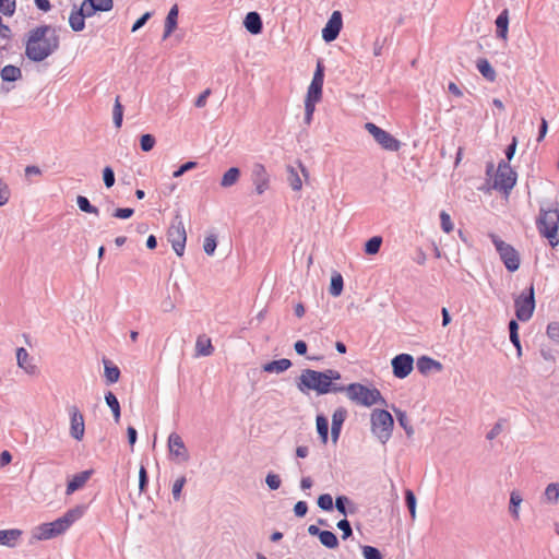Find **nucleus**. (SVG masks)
Wrapping results in <instances>:
<instances>
[{"label": "nucleus", "instance_id": "nucleus-27", "mask_svg": "<svg viewBox=\"0 0 559 559\" xmlns=\"http://www.w3.org/2000/svg\"><path fill=\"white\" fill-rule=\"evenodd\" d=\"M476 68L480 72V74L489 82H493L496 80L497 73L487 59H478L476 62Z\"/></svg>", "mask_w": 559, "mask_h": 559}, {"label": "nucleus", "instance_id": "nucleus-1", "mask_svg": "<svg viewBox=\"0 0 559 559\" xmlns=\"http://www.w3.org/2000/svg\"><path fill=\"white\" fill-rule=\"evenodd\" d=\"M60 46L58 29L52 25H40L31 29L25 41V56L41 62L53 55Z\"/></svg>", "mask_w": 559, "mask_h": 559}, {"label": "nucleus", "instance_id": "nucleus-50", "mask_svg": "<svg viewBox=\"0 0 559 559\" xmlns=\"http://www.w3.org/2000/svg\"><path fill=\"white\" fill-rule=\"evenodd\" d=\"M216 246H217V242H216V237L214 235H210V236L205 237L203 248H204V252L206 254H209V255L214 254Z\"/></svg>", "mask_w": 559, "mask_h": 559}, {"label": "nucleus", "instance_id": "nucleus-38", "mask_svg": "<svg viewBox=\"0 0 559 559\" xmlns=\"http://www.w3.org/2000/svg\"><path fill=\"white\" fill-rule=\"evenodd\" d=\"M417 367L420 372H427L432 367H436L437 369H441V364L433 360L432 358L423 356L418 359Z\"/></svg>", "mask_w": 559, "mask_h": 559}, {"label": "nucleus", "instance_id": "nucleus-60", "mask_svg": "<svg viewBox=\"0 0 559 559\" xmlns=\"http://www.w3.org/2000/svg\"><path fill=\"white\" fill-rule=\"evenodd\" d=\"M147 481H148L147 473H146L145 467L142 465L140 467V471H139V489H140V492H144L145 491V488L147 486Z\"/></svg>", "mask_w": 559, "mask_h": 559}, {"label": "nucleus", "instance_id": "nucleus-48", "mask_svg": "<svg viewBox=\"0 0 559 559\" xmlns=\"http://www.w3.org/2000/svg\"><path fill=\"white\" fill-rule=\"evenodd\" d=\"M547 336L559 344V322H550L546 330Z\"/></svg>", "mask_w": 559, "mask_h": 559}, {"label": "nucleus", "instance_id": "nucleus-9", "mask_svg": "<svg viewBox=\"0 0 559 559\" xmlns=\"http://www.w3.org/2000/svg\"><path fill=\"white\" fill-rule=\"evenodd\" d=\"M516 183V173L510 167V165L501 160L498 164L496 177L492 183V188L509 194Z\"/></svg>", "mask_w": 559, "mask_h": 559}, {"label": "nucleus", "instance_id": "nucleus-25", "mask_svg": "<svg viewBox=\"0 0 559 559\" xmlns=\"http://www.w3.org/2000/svg\"><path fill=\"white\" fill-rule=\"evenodd\" d=\"M177 19H178V7H177V4H175L170 8V10L166 16L163 39L168 38L171 35V33L176 29Z\"/></svg>", "mask_w": 559, "mask_h": 559}, {"label": "nucleus", "instance_id": "nucleus-6", "mask_svg": "<svg viewBox=\"0 0 559 559\" xmlns=\"http://www.w3.org/2000/svg\"><path fill=\"white\" fill-rule=\"evenodd\" d=\"M371 432L382 443L385 444L393 431L394 420L392 415L385 409H373L370 415Z\"/></svg>", "mask_w": 559, "mask_h": 559}, {"label": "nucleus", "instance_id": "nucleus-46", "mask_svg": "<svg viewBox=\"0 0 559 559\" xmlns=\"http://www.w3.org/2000/svg\"><path fill=\"white\" fill-rule=\"evenodd\" d=\"M187 479L185 476H181L179 478H177L174 484H173V489H171V493H173V497L176 501H178L180 499V496H181V490L186 484Z\"/></svg>", "mask_w": 559, "mask_h": 559}, {"label": "nucleus", "instance_id": "nucleus-23", "mask_svg": "<svg viewBox=\"0 0 559 559\" xmlns=\"http://www.w3.org/2000/svg\"><path fill=\"white\" fill-rule=\"evenodd\" d=\"M243 25L253 35L262 32V20L258 12H249L243 20Z\"/></svg>", "mask_w": 559, "mask_h": 559}, {"label": "nucleus", "instance_id": "nucleus-11", "mask_svg": "<svg viewBox=\"0 0 559 559\" xmlns=\"http://www.w3.org/2000/svg\"><path fill=\"white\" fill-rule=\"evenodd\" d=\"M515 316L522 322L528 321L535 310L534 286L531 285L527 294L522 293L514 300Z\"/></svg>", "mask_w": 559, "mask_h": 559}, {"label": "nucleus", "instance_id": "nucleus-10", "mask_svg": "<svg viewBox=\"0 0 559 559\" xmlns=\"http://www.w3.org/2000/svg\"><path fill=\"white\" fill-rule=\"evenodd\" d=\"M365 129L372 135L373 140L385 151L397 152L402 143L388 131L372 122H367Z\"/></svg>", "mask_w": 559, "mask_h": 559}, {"label": "nucleus", "instance_id": "nucleus-54", "mask_svg": "<svg viewBox=\"0 0 559 559\" xmlns=\"http://www.w3.org/2000/svg\"><path fill=\"white\" fill-rule=\"evenodd\" d=\"M0 11L4 15H12L15 11V0H0Z\"/></svg>", "mask_w": 559, "mask_h": 559}, {"label": "nucleus", "instance_id": "nucleus-31", "mask_svg": "<svg viewBox=\"0 0 559 559\" xmlns=\"http://www.w3.org/2000/svg\"><path fill=\"white\" fill-rule=\"evenodd\" d=\"M317 431L323 444L329 440V420L324 415H318L316 418Z\"/></svg>", "mask_w": 559, "mask_h": 559}, {"label": "nucleus", "instance_id": "nucleus-3", "mask_svg": "<svg viewBox=\"0 0 559 559\" xmlns=\"http://www.w3.org/2000/svg\"><path fill=\"white\" fill-rule=\"evenodd\" d=\"M85 512V507L78 506L68 510L61 518L49 522L43 523L32 531L33 540H46L64 533L75 521L80 520Z\"/></svg>", "mask_w": 559, "mask_h": 559}, {"label": "nucleus", "instance_id": "nucleus-4", "mask_svg": "<svg viewBox=\"0 0 559 559\" xmlns=\"http://www.w3.org/2000/svg\"><path fill=\"white\" fill-rule=\"evenodd\" d=\"M347 397L355 404L370 407L376 404L386 405L381 392L376 388H368L361 383H350L344 386Z\"/></svg>", "mask_w": 559, "mask_h": 559}, {"label": "nucleus", "instance_id": "nucleus-18", "mask_svg": "<svg viewBox=\"0 0 559 559\" xmlns=\"http://www.w3.org/2000/svg\"><path fill=\"white\" fill-rule=\"evenodd\" d=\"M16 361L17 366L23 369L27 374H36L37 367L33 362V358L29 356L27 350L23 347L16 349Z\"/></svg>", "mask_w": 559, "mask_h": 559}, {"label": "nucleus", "instance_id": "nucleus-26", "mask_svg": "<svg viewBox=\"0 0 559 559\" xmlns=\"http://www.w3.org/2000/svg\"><path fill=\"white\" fill-rule=\"evenodd\" d=\"M522 502V495L518 490H512L510 493L509 513L514 521L520 520V507Z\"/></svg>", "mask_w": 559, "mask_h": 559}, {"label": "nucleus", "instance_id": "nucleus-53", "mask_svg": "<svg viewBox=\"0 0 559 559\" xmlns=\"http://www.w3.org/2000/svg\"><path fill=\"white\" fill-rule=\"evenodd\" d=\"M103 180L106 188H111L115 185V173L111 167L107 166L103 169Z\"/></svg>", "mask_w": 559, "mask_h": 559}, {"label": "nucleus", "instance_id": "nucleus-41", "mask_svg": "<svg viewBox=\"0 0 559 559\" xmlns=\"http://www.w3.org/2000/svg\"><path fill=\"white\" fill-rule=\"evenodd\" d=\"M112 116H114V123H115L116 128H120L121 124H122L123 108H122V105L120 103L119 96L115 100Z\"/></svg>", "mask_w": 559, "mask_h": 559}, {"label": "nucleus", "instance_id": "nucleus-63", "mask_svg": "<svg viewBox=\"0 0 559 559\" xmlns=\"http://www.w3.org/2000/svg\"><path fill=\"white\" fill-rule=\"evenodd\" d=\"M308 511V506L305 501H298L294 507V512L297 516H305Z\"/></svg>", "mask_w": 559, "mask_h": 559}, {"label": "nucleus", "instance_id": "nucleus-15", "mask_svg": "<svg viewBox=\"0 0 559 559\" xmlns=\"http://www.w3.org/2000/svg\"><path fill=\"white\" fill-rule=\"evenodd\" d=\"M393 374L399 379L406 378L414 368V358L408 354H400L391 361Z\"/></svg>", "mask_w": 559, "mask_h": 559}, {"label": "nucleus", "instance_id": "nucleus-45", "mask_svg": "<svg viewBox=\"0 0 559 559\" xmlns=\"http://www.w3.org/2000/svg\"><path fill=\"white\" fill-rule=\"evenodd\" d=\"M91 2L93 9H97L100 12L110 11L114 7L112 0H87Z\"/></svg>", "mask_w": 559, "mask_h": 559}, {"label": "nucleus", "instance_id": "nucleus-43", "mask_svg": "<svg viewBox=\"0 0 559 559\" xmlns=\"http://www.w3.org/2000/svg\"><path fill=\"white\" fill-rule=\"evenodd\" d=\"M405 501H406L407 508L409 510L411 518L413 520H415V518H416V497L411 489H407L405 491Z\"/></svg>", "mask_w": 559, "mask_h": 559}, {"label": "nucleus", "instance_id": "nucleus-28", "mask_svg": "<svg viewBox=\"0 0 559 559\" xmlns=\"http://www.w3.org/2000/svg\"><path fill=\"white\" fill-rule=\"evenodd\" d=\"M105 379L108 384L116 383L120 378V370L108 359H103Z\"/></svg>", "mask_w": 559, "mask_h": 559}, {"label": "nucleus", "instance_id": "nucleus-13", "mask_svg": "<svg viewBox=\"0 0 559 559\" xmlns=\"http://www.w3.org/2000/svg\"><path fill=\"white\" fill-rule=\"evenodd\" d=\"M251 181L254 187V192L258 195H262L270 189L271 177L263 164H253L251 169Z\"/></svg>", "mask_w": 559, "mask_h": 559}, {"label": "nucleus", "instance_id": "nucleus-36", "mask_svg": "<svg viewBox=\"0 0 559 559\" xmlns=\"http://www.w3.org/2000/svg\"><path fill=\"white\" fill-rule=\"evenodd\" d=\"M400 426L405 430L408 437L414 435V428L409 423V419L405 412L401 409H394Z\"/></svg>", "mask_w": 559, "mask_h": 559}, {"label": "nucleus", "instance_id": "nucleus-44", "mask_svg": "<svg viewBox=\"0 0 559 559\" xmlns=\"http://www.w3.org/2000/svg\"><path fill=\"white\" fill-rule=\"evenodd\" d=\"M361 552L365 559H383L380 550L372 546H361Z\"/></svg>", "mask_w": 559, "mask_h": 559}, {"label": "nucleus", "instance_id": "nucleus-56", "mask_svg": "<svg viewBox=\"0 0 559 559\" xmlns=\"http://www.w3.org/2000/svg\"><path fill=\"white\" fill-rule=\"evenodd\" d=\"M198 166L197 162H187L182 164L177 170L174 171L173 176L175 178L181 177L185 173L194 169Z\"/></svg>", "mask_w": 559, "mask_h": 559}, {"label": "nucleus", "instance_id": "nucleus-64", "mask_svg": "<svg viewBox=\"0 0 559 559\" xmlns=\"http://www.w3.org/2000/svg\"><path fill=\"white\" fill-rule=\"evenodd\" d=\"M105 401L110 409L116 408L117 405H120L116 395L110 391L105 394Z\"/></svg>", "mask_w": 559, "mask_h": 559}, {"label": "nucleus", "instance_id": "nucleus-35", "mask_svg": "<svg viewBox=\"0 0 559 559\" xmlns=\"http://www.w3.org/2000/svg\"><path fill=\"white\" fill-rule=\"evenodd\" d=\"M343 287H344L343 276L340 273L335 272L332 275L329 292L333 297H338L343 292Z\"/></svg>", "mask_w": 559, "mask_h": 559}, {"label": "nucleus", "instance_id": "nucleus-61", "mask_svg": "<svg viewBox=\"0 0 559 559\" xmlns=\"http://www.w3.org/2000/svg\"><path fill=\"white\" fill-rule=\"evenodd\" d=\"M134 211L131 207H124V209H117L114 212V217L127 219L133 215Z\"/></svg>", "mask_w": 559, "mask_h": 559}, {"label": "nucleus", "instance_id": "nucleus-16", "mask_svg": "<svg viewBox=\"0 0 559 559\" xmlns=\"http://www.w3.org/2000/svg\"><path fill=\"white\" fill-rule=\"evenodd\" d=\"M343 20L340 11H334L322 29V38L326 43L335 40L342 29Z\"/></svg>", "mask_w": 559, "mask_h": 559}, {"label": "nucleus", "instance_id": "nucleus-40", "mask_svg": "<svg viewBox=\"0 0 559 559\" xmlns=\"http://www.w3.org/2000/svg\"><path fill=\"white\" fill-rule=\"evenodd\" d=\"M381 245L382 238L380 236H374L366 242L365 252L370 255L377 254L380 250Z\"/></svg>", "mask_w": 559, "mask_h": 559}, {"label": "nucleus", "instance_id": "nucleus-30", "mask_svg": "<svg viewBox=\"0 0 559 559\" xmlns=\"http://www.w3.org/2000/svg\"><path fill=\"white\" fill-rule=\"evenodd\" d=\"M544 500L549 504H557L559 501V483H550L544 491Z\"/></svg>", "mask_w": 559, "mask_h": 559}, {"label": "nucleus", "instance_id": "nucleus-8", "mask_svg": "<svg viewBox=\"0 0 559 559\" xmlns=\"http://www.w3.org/2000/svg\"><path fill=\"white\" fill-rule=\"evenodd\" d=\"M167 239L171 243L174 251L177 255H183L187 233L180 215H176L167 230Z\"/></svg>", "mask_w": 559, "mask_h": 559}, {"label": "nucleus", "instance_id": "nucleus-32", "mask_svg": "<svg viewBox=\"0 0 559 559\" xmlns=\"http://www.w3.org/2000/svg\"><path fill=\"white\" fill-rule=\"evenodd\" d=\"M240 177V170L237 167L229 168L221 179V187L229 188L237 183Z\"/></svg>", "mask_w": 559, "mask_h": 559}, {"label": "nucleus", "instance_id": "nucleus-49", "mask_svg": "<svg viewBox=\"0 0 559 559\" xmlns=\"http://www.w3.org/2000/svg\"><path fill=\"white\" fill-rule=\"evenodd\" d=\"M265 483L271 490H277L281 487L282 480L277 474L269 473L265 477Z\"/></svg>", "mask_w": 559, "mask_h": 559}, {"label": "nucleus", "instance_id": "nucleus-34", "mask_svg": "<svg viewBox=\"0 0 559 559\" xmlns=\"http://www.w3.org/2000/svg\"><path fill=\"white\" fill-rule=\"evenodd\" d=\"M286 170H287V181H288L290 188L294 191L301 190L302 181H301V178L299 177L296 168L289 165V166H287Z\"/></svg>", "mask_w": 559, "mask_h": 559}, {"label": "nucleus", "instance_id": "nucleus-52", "mask_svg": "<svg viewBox=\"0 0 559 559\" xmlns=\"http://www.w3.org/2000/svg\"><path fill=\"white\" fill-rule=\"evenodd\" d=\"M91 4L92 3L88 2L87 0H83V2L81 3L80 8H78L79 12L82 13L84 19L91 17L96 12H98V10L97 9H93Z\"/></svg>", "mask_w": 559, "mask_h": 559}, {"label": "nucleus", "instance_id": "nucleus-33", "mask_svg": "<svg viewBox=\"0 0 559 559\" xmlns=\"http://www.w3.org/2000/svg\"><path fill=\"white\" fill-rule=\"evenodd\" d=\"M69 25L74 32H81L85 27V19L82 13L79 12L76 8L71 11L69 16Z\"/></svg>", "mask_w": 559, "mask_h": 559}, {"label": "nucleus", "instance_id": "nucleus-7", "mask_svg": "<svg viewBox=\"0 0 559 559\" xmlns=\"http://www.w3.org/2000/svg\"><path fill=\"white\" fill-rule=\"evenodd\" d=\"M489 237L499 253L501 261L509 272H515L520 267V254L509 243L504 242L495 234H489Z\"/></svg>", "mask_w": 559, "mask_h": 559}, {"label": "nucleus", "instance_id": "nucleus-12", "mask_svg": "<svg viewBox=\"0 0 559 559\" xmlns=\"http://www.w3.org/2000/svg\"><path fill=\"white\" fill-rule=\"evenodd\" d=\"M167 448L169 459L178 464L187 463L190 460V453L186 447L183 439L177 432L168 436Z\"/></svg>", "mask_w": 559, "mask_h": 559}, {"label": "nucleus", "instance_id": "nucleus-51", "mask_svg": "<svg viewBox=\"0 0 559 559\" xmlns=\"http://www.w3.org/2000/svg\"><path fill=\"white\" fill-rule=\"evenodd\" d=\"M140 145L142 151L148 152L155 145V138L151 134H143L140 139Z\"/></svg>", "mask_w": 559, "mask_h": 559}, {"label": "nucleus", "instance_id": "nucleus-47", "mask_svg": "<svg viewBox=\"0 0 559 559\" xmlns=\"http://www.w3.org/2000/svg\"><path fill=\"white\" fill-rule=\"evenodd\" d=\"M318 506L324 511H331L333 509V499L329 493H323L318 498Z\"/></svg>", "mask_w": 559, "mask_h": 559}, {"label": "nucleus", "instance_id": "nucleus-19", "mask_svg": "<svg viewBox=\"0 0 559 559\" xmlns=\"http://www.w3.org/2000/svg\"><path fill=\"white\" fill-rule=\"evenodd\" d=\"M93 471H83L81 473L75 474L67 485V495H72L74 491L81 489L87 480L91 478Z\"/></svg>", "mask_w": 559, "mask_h": 559}, {"label": "nucleus", "instance_id": "nucleus-29", "mask_svg": "<svg viewBox=\"0 0 559 559\" xmlns=\"http://www.w3.org/2000/svg\"><path fill=\"white\" fill-rule=\"evenodd\" d=\"M0 76L4 82H15L22 78V71L15 66L8 64L1 70Z\"/></svg>", "mask_w": 559, "mask_h": 559}, {"label": "nucleus", "instance_id": "nucleus-58", "mask_svg": "<svg viewBox=\"0 0 559 559\" xmlns=\"http://www.w3.org/2000/svg\"><path fill=\"white\" fill-rule=\"evenodd\" d=\"M347 503H349V499L346 496H338L335 500V508L340 513L347 515Z\"/></svg>", "mask_w": 559, "mask_h": 559}, {"label": "nucleus", "instance_id": "nucleus-62", "mask_svg": "<svg viewBox=\"0 0 559 559\" xmlns=\"http://www.w3.org/2000/svg\"><path fill=\"white\" fill-rule=\"evenodd\" d=\"M211 90L210 88H206L205 91H203L199 97L195 99V107L198 108H203L205 105H206V100H207V97L211 95Z\"/></svg>", "mask_w": 559, "mask_h": 559}, {"label": "nucleus", "instance_id": "nucleus-22", "mask_svg": "<svg viewBox=\"0 0 559 559\" xmlns=\"http://www.w3.org/2000/svg\"><path fill=\"white\" fill-rule=\"evenodd\" d=\"M214 352L212 341L205 334L199 335L195 342V356L206 357L211 356Z\"/></svg>", "mask_w": 559, "mask_h": 559}, {"label": "nucleus", "instance_id": "nucleus-59", "mask_svg": "<svg viewBox=\"0 0 559 559\" xmlns=\"http://www.w3.org/2000/svg\"><path fill=\"white\" fill-rule=\"evenodd\" d=\"M323 79H324V69H323V66L321 64V62H318L317 69L314 71L311 82L323 86Z\"/></svg>", "mask_w": 559, "mask_h": 559}, {"label": "nucleus", "instance_id": "nucleus-37", "mask_svg": "<svg viewBox=\"0 0 559 559\" xmlns=\"http://www.w3.org/2000/svg\"><path fill=\"white\" fill-rule=\"evenodd\" d=\"M319 539L323 546L330 549H334L338 546L337 537L331 531H322Z\"/></svg>", "mask_w": 559, "mask_h": 559}, {"label": "nucleus", "instance_id": "nucleus-20", "mask_svg": "<svg viewBox=\"0 0 559 559\" xmlns=\"http://www.w3.org/2000/svg\"><path fill=\"white\" fill-rule=\"evenodd\" d=\"M496 36L499 39L507 40L509 33V10L503 9L501 13L497 16L496 21Z\"/></svg>", "mask_w": 559, "mask_h": 559}, {"label": "nucleus", "instance_id": "nucleus-2", "mask_svg": "<svg viewBox=\"0 0 559 559\" xmlns=\"http://www.w3.org/2000/svg\"><path fill=\"white\" fill-rule=\"evenodd\" d=\"M340 379L341 373L335 369L324 371L304 369L298 378L297 388L302 393L314 391L318 395L343 392L344 386L335 382Z\"/></svg>", "mask_w": 559, "mask_h": 559}, {"label": "nucleus", "instance_id": "nucleus-57", "mask_svg": "<svg viewBox=\"0 0 559 559\" xmlns=\"http://www.w3.org/2000/svg\"><path fill=\"white\" fill-rule=\"evenodd\" d=\"M337 527L343 532V539L348 538L353 533L350 523L346 519L340 520L337 522Z\"/></svg>", "mask_w": 559, "mask_h": 559}, {"label": "nucleus", "instance_id": "nucleus-5", "mask_svg": "<svg viewBox=\"0 0 559 559\" xmlns=\"http://www.w3.org/2000/svg\"><path fill=\"white\" fill-rule=\"evenodd\" d=\"M537 229L542 236L549 240L551 247L559 243L558 226L559 211L540 209L539 216L536 221Z\"/></svg>", "mask_w": 559, "mask_h": 559}, {"label": "nucleus", "instance_id": "nucleus-39", "mask_svg": "<svg viewBox=\"0 0 559 559\" xmlns=\"http://www.w3.org/2000/svg\"><path fill=\"white\" fill-rule=\"evenodd\" d=\"M76 203H78L79 209L82 212L94 214V215H98L99 214L98 209L96 206L92 205L90 203L88 199L83 197V195H79L76 198Z\"/></svg>", "mask_w": 559, "mask_h": 559}, {"label": "nucleus", "instance_id": "nucleus-42", "mask_svg": "<svg viewBox=\"0 0 559 559\" xmlns=\"http://www.w3.org/2000/svg\"><path fill=\"white\" fill-rule=\"evenodd\" d=\"M322 87H323L322 85L314 84L311 82L308 87L306 98L320 102L321 96H322Z\"/></svg>", "mask_w": 559, "mask_h": 559}, {"label": "nucleus", "instance_id": "nucleus-21", "mask_svg": "<svg viewBox=\"0 0 559 559\" xmlns=\"http://www.w3.org/2000/svg\"><path fill=\"white\" fill-rule=\"evenodd\" d=\"M23 532L19 528L0 530V545L13 548L17 545Z\"/></svg>", "mask_w": 559, "mask_h": 559}, {"label": "nucleus", "instance_id": "nucleus-17", "mask_svg": "<svg viewBox=\"0 0 559 559\" xmlns=\"http://www.w3.org/2000/svg\"><path fill=\"white\" fill-rule=\"evenodd\" d=\"M347 411L343 407H338L334 411L332 415V427H331V438L333 443L338 441L342 426L346 419Z\"/></svg>", "mask_w": 559, "mask_h": 559}, {"label": "nucleus", "instance_id": "nucleus-55", "mask_svg": "<svg viewBox=\"0 0 559 559\" xmlns=\"http://www.w3.org/2000/svg\"><path fill=\"white\" fill-rule=\"evenodd\" d=\"M440 221H441V228L444 233L449 234L453 230V224H452L451 217L447 212L442 211L440 213Z\"/></svg>", "mask_w": 559, "mask_h": 559}, {"label": "nucleus", "instance_id": "nucleus-24", "mask_svg": "<svg viewBox=\"0 0 559 559\" xmlns=\"http://www.w3.org/2000/svg\"><path fill=\"white\" fill-rule=\"evenodd\" d=\"M292 367V361L287 358L273 360L262 366V370L269 373H282Z\"/></svg>", "mask_w": 559, "mask_h": 559}, {"label": "nucleus", "instance_id": "nucleus-14", "mask_svg": "<svg viewBox=\"0 0 559 559\" xmlns=\"http://www.w3.org/2000/svg\"><path fill=\"white\" fill-rule=\"evenodd\" d=\"M70 415V436L76 440L81 441L84 438L85 433V423L84 417L80 409L76 406H71L69 408Z\"/></svg>", "mask_w": 559, "mask_h": 559}]
</instances>
